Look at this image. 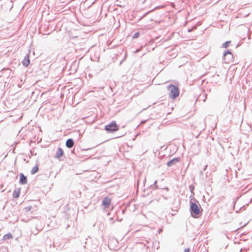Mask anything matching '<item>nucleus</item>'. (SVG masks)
I'll list each match as a JSON object with an SVG mask.
<instances>
[{"label": "nucleus", "mask_w": 252, "mask_h": 252, "mask_svg": "<svg viewBox=\"0 0 252 252\" xmlns=\"http://www.w3.org/2000/svg\"><path fill=\"white\" fill-rule=\"evenodd\" d=\"M167 89L170 91L169 96L170 98L174 99L179 95L180 91L177 86L170 84L167 86Z\"/></svg>", "instance_id": "1"}, {"label": "nucleus", "mask_w": 252, "mask_h": 252, "mask_svg": "<svg viewBox=\"0 0 252 252\" xmlns=\"http://www.w3.org/2000/svg\"><path fill=\"white\" fill-rule=\"evenodd\" d=\"M190 211L191 216L194 218L200 213L199 208L195 203L191 202L190 203Z\"/></svg>", "instance_id": "2"}, {"label": "nucleus", "mask_w": 252, "mask_h": 252, "mask_svg": "<svg viewBox=\"0 0 252 252\" xmlns=\"http://www.w3.org/2000/svg\"><path fill=\"white\" fill-rule=\"evenodd\" d=\"M233 60V55L229 50L224 51L223 54V60L225 63H228Z\"/></svg>", "instance_id": "3"}, {"label": "nucleus", "mask_w": 252, "mask_h": 252, "mask_svg": "<svg viewBox=\"0 0 252 252\" xmlns=\"http://www.w3.org/2000/svg\"><path fill=\"white\" fill-rule=\"evenodd\" d=\"M105 129L108 132H114L117 131L119 129V127L116 122L113 121L110 124L105 126Z\"/></svg>", "instance_id": "4"}, {"label": "nucleus", "mask_w": 252, "mask_h": 252, "mask_svg": "<svg viewBox=\"0 0 252 252\" xmlns=\"http://www.w3.org/2000/svg\"><path fill=\"white\" fill-rule=\"evenodd\" d=\"M180 159V158H174L167 162V165L168 167H172L179 163Z\"/></svg>", "instance_id": "5"}, {"label": "nucleus", "mask_w": 252, "mask_h": 252, "mask_svg": "<svg viewBox=\"0 0 252 252\" xmlns=\"http://www.w3.org/2000/svg\"><path fill=\"white\" fill-rule=\"evenodd\" d=\"M20 181L19 183L21 185H25L27 183V178L23 173L19 174Z\"/></svg>", "instance_id": "6"}, {"label": "nucleus", "mask_w": 252, "mask_h": 252, "mask_svg": "<svg viewBox=\"0 0 252 252\" xmlns=\"http://www.w3.org/2000/svg\"><path fill=\"white\" fill-rule=\"evenodd\" d=\"M74 145V141L71 138L68 139L65 143L66 146L68 148H71Z\"/></svg>", "instance_id": "7"}, {"label": "nucleus", "mask_w": 252, "mask_h": 252, "mask_svg": "<svg viewBox=\"0 0 252 252\" xmlns=\"http://www.w3.org/2000/svg\"><path fill=\"white\" fill-rule=\"evenodd\" d=\"M30 61L29 59V56L28 55H27L23 61H22L23 65L26 67H27L29 64H30Z\"/></svg>", "instance_id": "8"}, {"label": "nucleus", "mask_w": 252, "mask_h": 252, "mask_svg": "<svg viewBox=\"0 0 252 252\" xmlns=\"http://www.w3.org/2000/svg\"><path fill=\"white\" fill-rule=\"evenodd\" d=\"M63 151L61 148H58V150L56 152L55 158H60L61 157L63 156Z\"/></svg>", "instance_id": "9"}, {"label": "nucleus", "mask_w": 252, "mask_h": 252, "mask_svg": "<svg viewBox=\"0 0 252 252\" xmlns=\"http://www.w3.org/2000/svg\"><path fill=\"white\" fill-rule=\"evenodd\" d=\"M111 201L110 199L107 197H105L102 201V205L104 206L105 207H108L110 204Z\"/></svg>", "instance_id": "10"}, {"label": "nucleus", "mask_w": 252, "mask_h": 252, "mask_svg": "<svg viewBox=\"0 0 252 252\" xmlns=\"http://www.w3.org/2000/svg\"><path fill=\"white\" fill-rule=\"evenodd\" d=\"M38 169L39 168L37 165L34 166L31 171V174L33 175L35 174L38 171Z\"/></svg>", "instance_id": "11"}, {"label": "nucleus", "mask_w": 252, "mask_h": 252, "mask_svg": "<svg viewBox=\"0 0 252 252\" xmlns=\"http://www.w3.org/2000/svg\"><path fill=\"white\" fill-rule=\"evenodd\" d=\"M20 195V190H14L13 193V196L14 198H18Z\"/></svg>", "instance_id": "12"}, {"label": "nucleus", "mask_w": 252, "mask_h": 252, "mask_svg": "<svg viewBox=\"0 0 252 252\" xmlns=\"http://www.w3.org/2000/svg\"><path fill=\"white\" fill-rule=\"evenodd\" d=\"M12 238V235L11 233H8L3 236V240H6L8 239H11Z\"/></svg>", "instance_id": "13"}, {"label": "nucleus", "mask_w": 252, "mask_h": 252, "mask_svg": "<svg viewBox=\"0 0 252 252\" xmlns=\"http://www.w3.org/2000/svg\"><path fill=\"white\" fill-rule=\"evenodd\" d=\"M230 43H231L230 41H227L222 44L221 47L224 48H226L228 47V46L230 44Z\"/></svg>", "instance_id": "14"}, {"label": "nucleus", "mask_w": 252, "mask_h": 252, "mask_svg": "<svg viewBox=\"0 0 252 252\" xmlns=\"http://www.w3.org/2000/svg\"><path fill=\"white\" fill-rule=\"evenodd\" d=\"M32 208V206H27L26 207H25L24 208V210H25V211L26 212H29Z\"/></svg>", "instance_id": "15"}, {"label": "nucleus", "mask_w": 252, "mask_h": 252, "mask_svg": "<svg viewBox=\"0 0 252 252\" xmlns=\"http://www.w3.org/2000/svg\"><path fill=\"white\" fill-rule=\"evenodd\" d=\"M139 36V32H136L133 35V38H137Z\"/></svg>", "instance_id": "16"}, {"label": "nucleus", "mask_w": 252, "mask_h": 252, "mask_svg": "<svg viewBox=\"0 0 252 252\" xmlns=\"http://www.w3.org/2000/svg\"><path fill=\"white\" fill-rule=\"evenodd\" d=\"M189 188L190 190V191L191 192H193V190H194V186L193 185H190V186H189Z\"/></svg>", "instance_id": "17"}, {"label": "nucleus", "mask_w": 252, "mask_h": 252, "mask_svg": "<svg viewBox=\"0 0 252 252\" xmlns=\"http://www.w3.org/2000/svg\"><path fill=\"white\" fill-rule=\"evenodd\" d=\"M142 47H143V46H141L139 49H137V50H136V51L134 52V53H137L139 52L141 50V49Z\"/></svg>", "instance_id": "18"}, {"label": "nucleus", "mask_w": 252, "mask_h": 252, "mask_svg": "<svg viewBox=\"0 0 252 252\" xmlns=\"http://www.w3.org/2000/svg\"><path fill=\"white\" fill-rule=\"evenodd\" d=\"M157 183V181H155L154 182V185L155 186V188L156 189H158V186L157 185H156Z\"/></svg>", "instance_id": "19"}, {"label": "nucleus", "mask_w": 252, "mask_h": 252, "mask_svg": "<svg viewBox=\"0 0 252 252\" xmlns=\"http://www.w3.org/2000/svg\"><path fill=\"white\" fill-rule=\"evenodd\" d=\"M190 249L189 248L185 249L184 252H189Z\"/></svg>", "instance_id": "20"}, {"label": "nucleus", "mask_w": 252, "mask_h": 252, "mask_svg": "<svg viewBox=\"0 0 252 252\" xmlns=\"http://www.w3.org/2000/svg\"><path fill=\"white\" fill-rule=\"evenodd\" d=\"M162 231V230L161 229H160L158 230V233H161V232Z\"/></svg>", "instance_id": "21"}, {"label": "nucleus", "mask_w": 252, "mask_h": 252, "mask_svg": "<svg viewBox=\"0 0 252 252\" xmlns=\"http://www.w3.org/2000/svg\"><path fill=\"white\" fill-rule=\"evenodd\" d=\"M207 167V165H205V166H204V171H205V170H206V169Z\"/></svg>", "instance_id": "22"}, {"label": "nucleus", "mask_w": 252, "mask_h": 252, "mask_svg": "<svg viewBox=\"0 0 252 252\" xmlns=\"http://www.w3.org/2000/svg\"><path fill=\"white\" fill-rule=\"evenodd\" d=\"M200 174L201 175H203V171H200Z\"/></svg>", "instance_id": "23"}, {"label": "nucleus", "mask_w": 252, "mask_h": 252, "mask_svg": "<svg viewBox=\"0 0 252 252\" xmlns=\"http://www.w3.org/2000/svg\"><path fill=\"white\" fill-rule=\"evenodd\" d=\"M206 98H207V94H205V98L204 99V101H205Z\"/></svg>", "instance_id": "24"}]
</instances>
